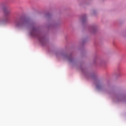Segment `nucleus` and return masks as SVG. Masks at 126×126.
I'll return each mask as SVG.
<instances>
[{"label":"nucleus","mask_w":126,"mask_h":126,"mask_svg":"<svg viewBox=\"0 0 126 126\" xmlns=\"http://www.w3.org/2000/svg\"><path fill=\"white\" fill-rule=\"evenodd\" d=\"M6 20H7V19H4L3 21H5Z\"/></svg>","instance_id":"nucleus-5"},{"label":"nucleus","mask_w":126,"mask_h":126,"mask_svg":"<svg viewBox=\"0 0 126 126\" xmlns=\"http://www.w3.org/2000/svg\"><path fill=\"white\" fill-rule=\"evenodd\" d=\"M35 34H36V30H33L32 32H31L32 36H35Z\"/></svg>","instance_id":"nucleus-3"},{"label":"nucleus","mask_w":126,"mask_h":126,"mask_svg":"<svg viewBox=\"0 0 126 126\" xmlns=\"http://www.w3.org/2000/svg\"><path fill=\"white\" fill-rule=\"evenodd\" d=\"M3 11L5 16H7L8 15H9V14H10V10H9L6 8H3Z\"/></svg>","instance_id":"nucleus-2"},{"label":"nucleus","mask_w":126,"mask_h":126,"mask_svg":"<svg viewBox=\"0 0 126 126\" xmlns=\"http://www.w3.org/2000/svg\"><path fill=\"white\" fill-rule=\"evenodd\" d=\"M27 23V22H26V21H20L19 22H15L16 27H19L20 28H22V27H24V26L26 25Z\"/></svg>","instance_id":"nucleus-1"},{"label":"nucleus","mask_w":126,"mask_h":126,"mask_svg":"<svg viewBox=\"0 0 126 126\" xmlns=\"http://www.w3.org/2000/svg\"><path fill=\"white\" fill-rule=\"evenodd\" d=\"M49 26H48V28H49Z\"/></svg>","instance_id":"nucleus-7"},{"label":"nucleus","mask_w":126,"mask_h":126,"mask_svg":"<svg viewBox=\"0 0 126 126\" xmlns=\"http://www.w3.org/2000/svg\"><path fill=\"white\" fill-rule=\"evenodd\" d=\"M96 87L97 89H100V88H101V84H100V83L97 84L96 86Z\"/></svg>","instance_id":"nucleus-4"},{"label":"nucleus","mask_w":126,"mask_h":126,"mask_svg":"<svg viewBox=\"0 0 126 126\" xmlns=\"http://www.w3.org/2000/svg\"><path fill=\"white\" fill-rule=\"evenodd\" d=\"M49 14H48V19H49Z\"/></svg>","instance_id":"nucleus-6"}]
</instances>
